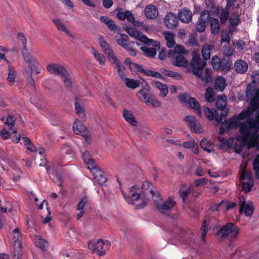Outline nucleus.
Returning a JSON list of instances; mask_svg holds the SVG:
<instances>
[{
    "label": "nucleus",
    "instance_id": "nucleus-1",
    "mask_svg": "<svg viewBox=\"0 0 259 259\" xmlns=\"http://www.w3.org/2000/svg\"><path fill=\"white\" fill-rule=\"evenodd\" d=\"M246 97L250 102V106L246 110L243 111L238 116L235 115L223 121V118L227 114L226 109L222 114L220 120L222 124L219 132L220 135L223 134L226 130H232L239 125L240 134L236 137L234 146L237 153H240L246 146L259 149V134L256 135L259 128V95L255 89L248 85Z\"/></svg>",
    "mask_w": 259,
    "mask_h": 259
},
{
    "label": "nucleus",
    "instance_id": "nucleus-2",
    "mask_svg": "<svg viewBox=\"0 0 259 259\" xmlns=\"http://www.w3.org/2000/svg\"><path fill=\"white\" fill-rule=\"evenodd\" d=\"M125 30L131 36L146 44V46L141 47L146 56L151 57L155 56L156 50L160 48V43L158 41L148 38L134 27H126Z\"/></svg>",
    "mask_w": 259,
    "mask_h": 259
},
{
    "label": "nucleus",
    "instance_id": "nucleus-3",
    "mask_svg": "<svg viewBox=\"0 0 259 259\" xmlns=\"http://www.w3.org/2000/svg\"><path fill=\"white\" fill-rule=\"evenodd\" d=\"M99 43L103 52L107 55L108 59L115 65V68L120 78L122 79L124 78L126 76L124 72L125 68L117 58L111 46L104 39L102 36H99Z\"/></svg>",
    "mask_w": 259,
    "mask_h": 259
},
{
    "label": "nucleus",
    "instance_id": "nucleus-4",
    "mask_svg": "<svg viewBox=\"0 0 259 259\" xmlns=\"http://www.w3.org/2000/svg\"><path fill=\"white\" fill-rule=\"evenodd\" d=\"M206 65V62L202 61L198 55H194L191 62V66L192 68L193 73L201 78L202 80L205 83L210 82L211 79V70L209 69H205V76L202 75V71Z\"/></svg>",
    "mask_w": 259,
    "mask_h": 259
},
{
    "label": "nucleus",
    "instance_id": "nucleus-5",
    "mask_svg": "<svg viewBox=\"0 0 259 259\" xmlns=\"http://www.w3.org/2000/svg\"><path fill=\"white\" fill-rule=\"evenodd\" d=\"M187 53L188 51L182 46L178 45L174 50L169 51L168 56L171 58V62L175 66L187 67L189 62L184 56Z\"/></svg>",
    "mask_w": 259,
    "mask_h": 259
},
{
    "label": "nucleus",
    "instance_id": "nucleus-6",
    "mask_svg": "<svg viewBox=\"0 0 259 259\" xmlns=\"http://www.w3.org/2000/svg\"><path fill=\"white\" fill-rule=\"evenodd\" d=\"M123 196L129 204L135 205L137 208H143L147 203L144 194H140V187L135 185L133 186L130 190V196L126 197L124 194Z\"/></svg>",
    "mask_w": 259,
    "mask_h": 259
},
{
    "label": "nucleus",
    "instance_id": "nucleus-7",
    "mask_svg": "<svg viewBox=\"0 0 259 259\" xmlns=\"http://www.w3.org/2000/svg\"><path fill=\"white\" fill-rule=\"evenodd\" d=\"M47 71L51 74H60L65 86L70 89L72 86V82L65 68L61 64L52 63L46 66Z\"/></svg>",
    "mask_w": 259,
    "mask_h": 259
},
{
    "label": "nucleus",
    "instance_id": "nucleus-8",
    "mask_svg": "<svg viewBox=\"0 0 259 259\" xmlns=\"http://www.w3.org/2000/svg\"><path fill=\"white\" fill-rule=\"evenodd\" d=\"M153 200L154 202L157 209L162 212H165L174 207L177 202L175 198L173 196H170L163 203H161V198L159 194L155 193L153 191H150Z\"/></svg>",
    "mask_w": 259,
    "mask_h": 259
},
{
    "label": "nucleus",
    "instance_id": "nucleus-9",
    "mask_svg": "<svg viewBox=\"0 0 259 259\" xmlns=\"http://www.w3.org/2000/svg\"><path fill=\"white\" fill-rule=\"evenodd\" d=\"M111 244L108 240L99 239L96 243L89 242L88 247L93 252H96L100 256L105 254L110 247Z\"/></svg>",
    "mask_w": 259,
    "mask_h": 259
},
{
    "label": "nucleus",
    "instance_id": "nucleus-10",
    "mask_svg": "<svg viewBox=\"0 0 259 259\" xmlns=\"http://www.w3.org/2000/svg\"><path fill=\"white\" fill-rule=\"evenodd\" d=\"M239 234V228L232 223H229L222 227L218 233L219 236L222 238L229 236L236 238Z\"/></svg>",
    "mask_w": 259,
    "mask_h": 259
},
{
    "label": "nucleus",
    "instance_id": "nucleus-11",
    "mask_svg": "<svg viewBox=\"0 0 259 259\" xmlns=\"http://www.w3.org/2000/svg\"><path fill=\"white\" fill-rule=\"evenodd\" d=\"M128 39V36L125 34H121L119 37V38L116 39V42L117 44L126 50L130 55L131 56H136V52L135 50L133 48V45L136 44L137 46L139 45V43L135 42L134 41H132L130 42H127V40Z\"/></svg>",
    "mask_w": 259,
    "mask_h": 259
},
{
    "label": "nucleus",
    "instance_id": "nucleus-12",
    "mask_svg": "<svg viewBox=\"0 0 259 259\" xmlns=\"http://www.w3.org/2000/svg\"><path fill=\"white\" fill-rule=\"evenodd\" d=\"M240 181L242 184V190L246 193L249 192L253 186L254 182L250 174L245 168H243L240 174Z\"/></svg>",
    "mask_w": 259,
    "mask_h": 259
},
{
    "label": "nucleus",
    "instance_id": "nucleus-13",
    "mask_svg": "<svg viewBox=\"0 0 259 259\" xmlns=\"http://www.w3.org/2000/svg\"><path fill=\"white\" fill-rule=\"evenodd\" d=\"M88 168L90 169L91 173L93 176L94 182L97 183L99 185H102L106 181V178L104 175V172L97 167L96 165L91 167L88 166Z\"/></svg>",
    "mask_w": 259,
    "mask_h": 259
},
{
    "label": "nucleus",
    "instance_id": "nucleus-14",
    "mask_svg": "<svg viewBox=\"0 0 259 259\" xmlns=\"http://www.w3.org/2000/svg\"><path fill=\"white\" fill-rule=\"evenodd\" d=\"M240 212L244 213L246 217H250L254 210L253 205L252 202H246L243 197L239 198Z\"/></svg>",
    "mask_w": 259,
    "mask_h": 259
},
{
    "label": "nucleus",
    "instance_id": "nucleus-15",
    "mask_svg": "<svg viewBox=\"0 0 259 259\" xmlns=\"http://www.w3.org/2000/svg\"><path fill=\"white\" fill-rule=\"evenodd\" d=\"M185 120L188 123L191 130L194 133L200 134L203 132L201 125L199 123L195 120V118L194 116L191 115L187 116L185 118Z\"/></svg>",
    "mask_w": 259,
    "mask_h": 259
},
{
    "label": "nucleus",
    "instance_id": "nucleus-16",
    "mask_svg": "<svg viewBox=\"0 0 259 259\" xmlns=\"http://www.w3.org/2000/svg\"><path fill=\"white\" fill-rule=\"evenodd\" d=\"M73 130L75 134L81 135L85 138L86 141L89 138L85 127L77 119L74 121L73 125Z\"/></svg>",
    "mask_w": 259,
    "mask_h": 259
},
{
    "label": "nucleus",
    "instance_id": "nucleus-17",
    "mask_svg": "<svg viewBox=\"0 0 259 259\" xmlns=\"http://www.w3.org/2000/svg\"><path fill=\"white\" fill-rule=\"evenodd\" d=\"M150 87L146 84L142 89L138 91L137 94V98L140 101L146 104L149 98L151 96L150 92Z\"/></svg>",
    "mask_w": 259,
    "mask_h": 259
},
{
    "label": "nucleus",
    "instance_id": "nucleus-18",
    "mask_svg": "<svg viewBox=\"0 0 259 259\" xmlns=\"http://www.w3.org/2000/svg\"><path fill=\"white\" fill-rule=\"evenodd\" d=\"M240 16L237 13H233L229 18V31L231 33L237 30V26L240 21Z\"/></svg>",
    "mask_w": 259,
    "mask_h": 259
},
{
    "label": "nucleus",
    "instance_id": "nucleus-19",
    "mask_svg": "<svg viewBox=\"0 0 259 259\" xmlns=\"http://www.w3.org/2000/svg\"><path fill=\"white\" fill-rule=\"evenodd\" d=\"M164 23L168 28H174L178 23V18L172 13L167 14L164 19Z\"/></svg>",
    "mask_w": 259,
    "mask_h": 259
},
{
    "label": "nucleus",
    "instance_id": "nucleus-20",
    "mask_svg": "<svg viewBox=\"0 0 259 259\" xmlns=\"http://www.w3.org/2000/svg\"><path fill=\"white\" fill-rule=\"evenodd\" d=\"M158 14L157 8L153 5H149L145 9V16L148 19H155L158 16Z\"/></svg>",
    "mask_w": 259,
    "mask_h": 259
},
{
    "label": "nucleus",
    "instance_id": "nucleus-21",
    "mask_svg": "<svg viewBox=\"0 0 259 259\" xmlns=\"http://www.w3.org/2000/svg\"><path fill=\"white\" fill-rule=\"evenodd\" d=\"M192 17V13L188 9L181 10L179 13V19L183 23H189L191 21Z\"/></svg>",
    "mask_w": 259,
    "mask_h": 259
},
{
    "label": "nucleus",
    "instance_id": "nucleus-22",
    "mask_svg": "<svg viewBox=\"0 0 259 259\" xmlns=\"http://www.w3.org/2000/svg\"><path fill=\"white\" fill-rule=\"evenodd\" d=\"M234 68L238 73H244L248 69V65L245 61L242 60H238L235 62Z\"/></svg>",
    "mask_w": 259,
    "mask_h": 259
},
{
    "label": "nucleus",
    "instance_id": "nucleus-23",
    "mask_svg": "<svg viewBox=\"0 0 259 259\" xmlns=\"http://www.w3.org/2000/svg\"><path fill=\"white\" fill-rule=\"evenodd\" d=\"M11 235L15 249H19L21 247V235L19 230L18 229H14Z\"/></svg>",
    "mask_w": 259,
    "mask_h": 259
},
{
    "label": "nucleus",
    "instance_id": "nucleus-24",
    "mask_svg": "<svg viewBox=\"0 0 259 259\" xmlns=\"http://www.w3.org/2000/svg\"><path fill=\"white\" fill-rule=\"evenodd\" d=\"M123 116L124 119L133 126H136L138 122L132 112L126 109L123 110Z\"/></svg>",
    "mask_w": 259,
    "mask_h": 259
},
{
    "label": "nucleus",
    "instance_id": "nucleus-25",
    "mask_svg": "<svg viewBox=\"0 0 259 259\" xmlns=\"http://www.w3.org/2000/svg\"><path fill=\"white\" fill-rule=\"evenodd\" d=\"M204 112L206 117L209 120L215 119L218 123H220V118L217 115L216 110H211L207 107L204 108Z\"/></svg>",
    "mask_w": 259,
    "mask_h": 259
},
{
    "label": "nucleus",
    "instance_id": "nucleus-26",
    "mask_svg": "<svg viewBox=\"0 0 259 259\" xmlns=\"http://www.w3.org/2000/svg\"><path fill=\"white\" fill-rule=\"evenodd\" d=\"M201 147L207 152H211L214 149V144L207 139H202L200 143Z\"/></svg>",
    "mask_w": 259,
    "mask_h": 259
},
{
    "label": "nucleus",
    "instance_id": "nucleus-27",
    "mask_svg": "<svg viewBox=\"0 0 259 259\" xmlns=\"http://www.w3.org/2000/svg\"><path fill=\"white\" fill-rule=\"evenodd\" d=\"M153 85L160 91L159 96L164 97L167 94L168 90L166 84H162L159 81H154Z\"/></svg>",
    "mask_w": 259,
    "mask_h": 259
},
{
    "label": "nucleus",
    "instance_id": "nucleus-28",
    "mask_svg": "<svg viewBox=\"0 0 259 259\" xmlns=\"http://www.w3.org/2000/svg\"><path fill=\"white\" fill-rule=\"evenodd\" d=\"M216 106L218 109L224 110L227 105V99L225 96L221 95L218 96L216 101Z\"/></svg>",
    "mask_w": 259,
    "mask_h": 259
},
{
    "label": "nucleus",
    "instance_id": "nucleus-29",
    "mask_svg": "<svg viewBox=\"0 0 259 259\" xmlns=\"http://www.w3.org/2000/svg\"><path fill=\"white\" fill-rule=\"evenodd\" d=\"M188 104L191 108L195 110L196 112L200 116H201V111L200 105L198 101L193 97L189 98Z\"/></svg>",
    "mask_w": 259,
    "mask_h": 259
},
{
    "label": "nucleus",
    "instance_id": "nucleus-30",
    "mask_svg": "<svg viewBox=\"0 0 259 259\" xmlns=\"http://www.w3.org/2000/svg\"><path fill=\"white\" fill-rule=\"evenodd\" d=\"M53 21L58 30L63 31L68 35H70V32L66 28L65 24L60 19H54Z\"/></svg>",
    "mask_w": 259,
    "mask_h": 259
},
{
    "label": "nucleus",
    "instance_id": "nucleus-31",
    "mask_svg": "<svg viewBox=\"0 0 259 259\" xmlns=\"http://www.w3.org/2000/svg\"><path fill=\"white\" fill-rule=\"evenodd\" d=\"M61 153L63 155L65 154L66 155H69L68 158L65 157L64 155H62L60 159L61 161H65V162H69L70 158H72V156L73 155V152L72 150L67 146H64L61 149Z\"/></svg>",
    "mask_w": 259,
    "mask_h": 259
},
{
    "label": "nucleus",
    "instance_id": "nucleus-32",
    "mask_svg": "<svg viewBox=\"0 0 259 259\" xmlns=\"http://www.w3.org/2000/svg\"><path fill=\"white\" fill-rule=\"evenodd\" d=\"M92 54L100 65H104L106 61V58L103 54L99 53L94 48L92 49Z\"/></svg>",
    "mask_w": 259,
    "mask_h": 259
},
{
    "label": "nucleus",
    "instance_id": "nucleus-33",
    "mask_svg": "<svg viewBox=\"0 0 259 259\" xmlns=\"http://www.w3.org/2000/svg\"><path fill=\"white\" fill-rule=\"evenodd\" d=\"M226 85V79L222 76L218 77L215 81L214 88L218 91H223Z\"/></svg>",
    "mask_w": 259,
    "mask_h": 259
},
{
    "label": "nucleus",
    "instance_id": "nucleus-34",
    "mask_svg": "<svg viewBox=\"0 0 259 259\" xmlns=\"http://www.w3.org/2000/svg\"><path fill=\"white\" fill-rule=\"evenodd\" d=\"M219 141L221 142V147L224 148H229L233 145L234 142H236V138H231L228 140L223 137H219Z\"/></svg>",
    "mask_w": 259,
    "mask_h": 259
},
{
    "label": "nucleus",
    "instance_id": "nucleus-35",
    "mask_svg": "<svg viewBox=\"0 0 259 259\" xmlns=\"http://www.w3.org/2000/svg\"><path fill=\"white\" fill-rule=\"evenodd\" d=\"M163 35L165 40H166V45L168 48L173 47L176 42L174 40V34L170 32H165L163 33Z\"/></svg>",
    "mask_w": 259,
    "mask_h": 259
},
{
    "label": "nucleus",
    "instance_id": "nucleus-36",
    "mask_svg": "<svg viewBox=\"0 0 259 259\" xmlns=\"http://www.w3.org/2000/svg\"><path fill=\"white\" fill-rule=\"evenodd\" d=\"M117 17L121 20L127 19L129 22H133L135 18L130 11H125L124 12H118L117 14Z\"/></svg>",
    "mask_w": 259,
    "mask_h": 259
},
{
    "label": "nucleus",
    "instance_id": "nucleus-37",
    "mask_svg": "<svg viewBox=\"0 0 259 259\" xmlns=\"http://www.w3.org/2000/svg\"><path fill=\"white\" fill-rule=\"evenodd\" d=\"M22 140L28 150L33 152L37 151V149H38V145L34 146L32 145L31 143L30 140L28 137H23L22 138Z\"/></svg>",
    "mask_w": 259,
    "mask_h": 259
},
{
    "label": "nucleus",
    "instance_id": "nucleus-38",
    "mask_svg": "<svg viewBox=\"0 0 259 259\" xmlns=\"http://www.w3.org/2000/svg\"><path fill=\"white\" fill-rule=\"evenodd\" d=\"M210 27L211 33L215 34L220 31V25L219 20L217 18H212L210 20Z\"/></svg>",
    "mask_w": 259,
    "mask_h": 259
},
{
    "label": "nucleus",
    "instance_id": "nucleus-39",
    "mask_svg": "<svg viewBox=\"0 0 259 259\" xmlns=\"http://www.w3.org/2000/svg\"><path fill=\"white\" fill-rule=\"evenodd\" d=\"M122 80L124 81L126 85L128 88H131L132 89H135L140 85L139 81L135 80L133 79L126 78V76L124 78H123Z\"/></svg>",
    "mask_w": 259,
    "mask_h": 259
},
{
    "label": "nucleus",
    "instance_id": "nucleus-40",
    "mask_svg": "<svg viewBox=\"0 0 259 259\" xmlns=\"http://www.w3.org/2000/svg\"><path fill=\"white\" fill-rule=\"evenodd\" d=\"M212 46L209 45H205L202 49V55L205 60H209L210 57V52Z\"/></svg>",
    "mask_w": 259,
    "mask_h": 259
},
{
    "label": "nucleus",
    "instance_id": "nucleus-41",
    "mask_svg": "<svg viewBox=\"0 0 259 259\" xmlns=\"http://www.w3.org/2000/svg\"><path fill=\"white\" fill-rule=\"evenodd\" d=\"M75 111L76 114L80 118L85 120L86 119V115L83 108L78 103L76 100L75 102Z\"/></svg>",
    "mask_w": 259,
    "mask_h": 259
},
{
    "label": "nucleus",
    "instance_id": "nucleus-42",
    "mask_svg": "<svg viewBox=\"0 0 259 259\" xmlns=\"http://www.w3.org/2000/svg\"><path fill=\"white\" fill-rule=\"evenodd\" d=\"M1 119L4 122L5 124L9 127L10 130H13V128L15 124V120L13 116L9 115L6 120L5 117H2Z\"/></svg>",
    "mask_w": 259,
    "mask_h": 259
},
{
    "label": "nucleus",
    "instance_id": "nucleus-43",
    "mask_svg": "<svg viewBox=\"0 0 259 259\" xmlns=\"http://www.w3.org/2000/svg\"><path fill=\"white\" fill-rule=\"evenodd\" d=\"M22 53L25 61L29 64V66L35 62V59L28 53L27 49L23 50Z\"/></svg>",
    "mask_w": 259,
    "mask_h": 259
},
{
    "label": "nucleus",
    "instance_id": "nucleus-44",
    "mask_svg": "<svg viewBox=\"0 0 259 259\" xmlns=\"http://www.w3.org/2000/svg\"><path fill=\"white\" fill-rule=\"evenodd\" d=\"M214 92L213 88H208L205 92V100L209 103L212 102L214 100Z\"/></svg>",
    "mask_w": 259,
    "mask_h": 259
},
{
    "label": "nucleus",
    "instance_id": "nucleus-45",
    "mask_svg": "<svg viewBox=\"0 0 259 259\" xmlns=\"http://www.w3.org/2000/svg\"><path fill=\"white\" fill-rule=\"evenodd\" d=\"M83 159L84 162L88 165V166H90L91 167H93V166L95 165L94 162V160L91 158L90 152L89 151H85L84 152L83 154Z\"/></svg>",
    "mask_w": 259,
    "mask_h": 259
},
{
    "label": "nucleus",
    "instance_id": "nucleus-46",
    "mask_svg": "<svg viewBox=\"0 0 259 259\" xmlns=\"http://www.w3.org/2000/svg\"><path fill=\"white\" fill-rule=\"evenodd\" d=\"M234 259H257L256 257L254 256H250L248 254H246L245 251H238L236 252L233 256Z\"/></svg>",
    "mask_w": 259,
    "mask_h": 259
},
{
    "label": "nucleus",
    "instance_id": "nucleus-47",
    "mask_svg": "<svg viewBox=\"0 0 259 259\" xmlns=\"http://www.w3.org/2000/svg\"><path fill=\"white\" fill-rule=\"evenodd\" d=\"M211 64L214 70H219L221 68L222 62L218 56L215 55L212 57Z\"/></svg>",
    "mask_w": 259,
    "mask_h": 259
},
{
    "label": "nucleus",
    "instance_id": "nucleus-48",
    "mask_svg": "<svg viewBox=\"0 0 259 259\" xmlns=\"http://www.w3.org/2000/svg\"><path fill=\"white\" fill-rule=\"evenodd\" d=\"M251 77L252 79L253 84H249L248 85L252 86L254 89H255V91L257 92V94L259 95V90L254 85V84L259 82V71L253 72L251 75Z\"/></svg>",
    "mask_w": 259,
    "mask_h": 259
},
{
    "label": "nucleus",
    "instance_id": "nucleus-49",
    "mask_svg": "<svg viewBox=\"0 0 259 259\" xmlns=\"http://www.w3.org/2000/svg\"><path fill=\"white\" fill-rule=\"evenodd\" d=\"M229 18V11L228 9H223L220 14V20L222 24H225Z\"/></svg>",
    "mask_w": 259,
    "mask_h": 259
},
{
    "label": "nucleus",
    "instance_id": "nucleus-50",
    "mask_svg": "<svg viewBox=\"0 0 259 259\" xmlns=\"http://www.w3.org/2000/svg\"><path fill=\"white\" fill-rule=\"evenodd\" d=\"M35 244L37 247H39L42 250L45 249L48 245V242L41 238L40 237H38L37 240L35 241Z\"/></svg>",
    "mask_w": 259,
    "mask_h": 259
},
{
    "label": "nucleus",
    "instance_id": "nucleus-51",
    "mask_svg": "<svg viewBox=\"0 0 259 259\" xmlns=\"http://www.w3.org/2000/svg\"><path fill=\"white\" fill-rule=\"evenodd\" d=\"M253 170L255 173L256 178L259 180V154L253 161Z\"/></svg>",
    "mask_w": 259,
    "mask_h": 259
},
{
    "label": "nucleus",
    "instance_id": "nucleus-52",
    "mask_svg": "<svg viewBox=\"0 0 259 259\" xmlns=\"http://www.w3.org/2000/svg\"><path fill=\"white\" fill-rule=\"evenodd\" d=\"M16 77L15 71L13 68L12 67H9V74L8 79L10 84H13L15 81Z\"/></svg>",
    "mask_w": 259,
    "mask_h": 259
},
{
    "label": "nucleus",
    "instance_id": "nucleus-53",
    "mask_svg": "<svg viewBox=\"0 0 259 259\" xmlns=\"http://www.w3.org/2000/svg\"><path fill=\"white\" fill-rule=\"evenodd\" d=\"M146 105H151L152 107H158L160 106L161 103L157 99L152 98L151 96L147 102Z\"/></svg>",
    "mask_w": 259,
    "mask_h": 259
},
{
    "label": "nucleus",
    "instance_id": "nucleus-54",
    "mask_svg": "<svg viewBox=\"0 0 259 259\" xmlns=\"http://www.w3.org/2000/svg\"><path fill=\"white\" fill-rule=\"evenodd\" d=\"M192 186H190L185 191H182L181 190L180 197L182 198L184 201L186 200L187 196L190 194V193L192 191Z\"/></svg>",
    "mask_w": 259,
    "mask_h": 259
},
{
    "label": "nucleus",
    "instance_id": "nucleus-55",
    "mask_svg": "<svg viewBox=\"0 0 259 259\" xmlns=\"http://www.w3.org/2000/svg\"><path fill=\"white\" fill-rule=\"evenodd\" d=\"M210 19V14L208 10H204L200 15L199 20L207 23Z\"/></svg>",
    "mask_w": 259,
    "mask_h": 259
},
{
    "label": "nucleus",
    "instance_id": "nucleus-56",
    "mask_svg": "<svg viewBox=\"0 0 259 259\" xmlns=\"http://www.w3.org/2000/svg\"><path fill=\"white\" fill-rule=\"evenodd\" d=\"M17 38H18V39L19 41V42L20 43H21L22 45H23V50L27 49V48H26L27 39L25 37L23 33H19L18 34Z\"/></svg>",
    "mask_w": 259,
    "mask_h": 259
},
{
    "label": "nucleus",
    "instance_id": "nucleus-57",
    "mask_svg": "<svg viewBox=\"0 0 259 259\" xmlns=\"http://www.w3.org/2000/svg\"><path fill=\"white\" fill-rule=\"evenodd\" d=\"M107 26L110 30L115 32L119 33L120 30V28L115 24L114 22L112 19L107 24Z\"/></svg>",
    "mask_w": 259,
    "mask_h": 259
},
{
    "label": "nucleus",
    "instance_id": "nucleus-58",
    "mask_svg": "<svg viewBox=\"0 0 259 259\" xmlns=\"http://www.w3.org/2000/svg\"><path fill=\"white\" fill-rule=\"evenodd\" d=\"M163 73L165 75L177 79H179L181 77L180 74L178 73L172 72L168 70H164Z\"/></svg>",
    "mask_w": 259,
    "mask_h": 259
},
{
    "label": "nucleus",
    "instance_id": "nucleus-59",
    "mask_svg": "<svg viewBox=\"0 0 259 259\" xmlns=\"http://www.w3.org/2000/svg\"><path fill=\"white\" fill-rule=\"evenodd\" d=\"M206 23L199 20L196 24V30L200 32H202L205 30Z\"/></svg>",
    "mask_w": 259,
    "mask_h": 259
},
{
    "label": "nucleus",
    "instance_id": "nucleus-60",
    "mask_svg": "<svg viewBox=\"0 0 259 259\" xmlns=\"http://www.w3.org/2000/svg\"><path fill=\"white\" fill-rule=\"evenodd\" d=\"M234 45L237 49L239 50H243L246 46V44L242 40H236L234 42Z\"/></svg>",
    "mask_w": 259,
    "mask_h": 259
},
{
    "label": "nucleus",
    "instance_id": "nucleus-61",
    "mask_svg": "<svg viewBox=\"0 0 259 259\" xmlns=\"http://www.w3.org/2000/svg\"><path fill=\"white\" fill-rule=\"evenodd\" d=\"M210 10V12L211 13L212 15L215 16L218 15L220 12V7L218 6L215 5V4L209 8Z\"/></svg>",
    "mask_w": 259,
    "mask_h": 259
},
{
    "label": "nucleus",
    "instance_id": "nucleus-62",
    "mask_svg": "<svg viewBox=\"0 0 259 259\" xmlns=\"http://www.w3.org/2000/svg\"><path fill=\"white\" fill-rule=\"evenodd\" d=\"M222 41L229 43L230 41L229 32L227 31H223L221 37Z\"/></svg>",
    "mask_w": 259,
    "mask_h": 259
},
{
    "label": "nucleus",
    "instance_id": "nucleus-63",
    "mask_svg": "<svg viewBox=\"0 0 259 259\" xmlns=\"http://www.w3.org/2000/svg\"><path fill=\"white\" fill-rule=\"evenodd\" d=\"M208 180L206 178H202L195 181V185L197 187L203 186L207 183Z\"/></svg>",
    "mask_w": 259,
    "mask_h": 259
},
{
    "label": "nucleus",
    "instance_id": "nucleus-64",
    "mask_svg": "<svg viewBox=\"0 0 259 259\" xmlns=\"http://www.w3.org/2000/svg\"><path fill=\"white\" fill-rule=\"evenodd\" d=\"M196 144L195 141L194 139H191L189 141L185 142L183 144V146L186 148H191L195 147Z\"/></svg>",
    "mask_w": 259,
    "mask_h": 259
}]
</instances>
